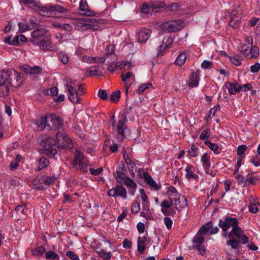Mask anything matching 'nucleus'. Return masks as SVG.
<instances>
[{
    "mask_svg": "<svg viewBox=\"0 0 260 260\" xmlns=\"http://www.w3.org/2000/svg\"><path fill=\"white\" fill-rule=\"evenodd\" d=\"M117 136L118 141H122L125 138L124 127L117 128Z\"/></svg>",
    "mask_w": 260,
    "mask_h": 260,
    "instance_id": "obj_47",
    "label": "nucleus"
},
{
    "mask_svg": "<svg viewBox=\"0 0 260 260\" xmlns=\"http://www.w3.org/2000/svg\"><path fill=\"white\" fill-rule=\"evenodd\" d=\"M53 25L56 27L65 30L67 31H71L72 29V27L71 26V25L67 23L61 24L59 23H55L53 24Z\"/></svg>",
    "mask_w": 260,
    "mask_h": 260,
    "instance_id": "obj_40",
    "label": "nucleus"
},
{
    "mask_svg": "<svg viewBox=\"0 0 260 260\" xmlns=\"http://www.w3.org/2000/svg\"><path fill=\"white\" fill-rule=\"evenodd\" d=\"M205 144L209 147L210 150L213 151L215 154H218L220 153L219 151V147L217 144L211 143L209 140H206L204 142Z\"/></svg>",
    "mask_w": 260,
    "mask_h": 260,
    "instance_id": "obj_29",
    "label": "nucleus"
},
{
    "mask_svg": "<svg viewBox=\"0 0 260 260\" xmlns=\"http://www.w3.org/2000/svg\"><path fill=\"white\" fill-rule=\"evenodd\" d=\"M11 82L10 81L8 84H5L1 85L0 87V96L5 97L8 95L10 92L9 85H11Z\"/></svg>",
    "mask_w": 260,
    "mask_h": 260,
    "instance_id": "obj_25",
    "label": "nucleus"
},
{
    "mask_svg": "<svg viewBox=\"0 0 260 260\" xmlns=\"http://www.w3.org/2000/svg\"><path fill=\"white\" fill-rule=\"evenodd\" d=\"M25 207H26V204L23 203H21V204H20L16 207L15 211L18 214L19 213L22 214L24 212V209L25 208Z\"/></svg>",
    "mask_w": 260,
    "mask_h": 260,
    "instance_id": "obj_60",
    "label": "nucleus"
},
{
    "mask_svg": "<svg viewBox=\"0 0 260 260\" xmlns=\"http://www.w3.org/2000/svg\"><path fill=\"white\" fill-rule=\"evenodd\" d=\"M250 53L251 58H256L259 55V49L257 46L250 47Z\"/></svg>",
    "mask_w": 260,
    "mask_h": 260,
    "instance_id": "obj_45",
    "label": "nucleus"
},
{
    "mask_svg": "<svg viewBox=\"0 0 260 260\" xmlns=\"http://www.w3.org/2000/svg\"><path fill=\"white\" fill-rule=\"evenodd\" d=\"M98 96L103 100H107L108 96L105 90L100 89L98 92Z\"/></svg>",
    "mask_w": 260,
    "mask_h": 260,
    "instance_id": "obj_56",
    "label": "nucleus"
},
{
    "mask_svg": "<svg viewBox=\"0 0 260 260\" xmlns=\"http://www.w3.org/2000/svg\"><path fill=\"white\" fill-rule=\"evenodd\" d=\"M200 78L198 75H196V73H191L189 76L188 81L187 85L188 87L191 88L197 87L198 86L199 84Z\"/></svg>",
    "mask_w": 260,
    "mask_h": 260,
    "instance_id": "obj_18",
    "label": "nucleus"
},
{
    "mask_svg": "<svg viewBox=\"0 0 260 260\" xmlns=\"http://www.w3.org/2000/svg\"><path fill=\"white\" fill-rule=\"evenodd\" d=\"M151 86L152 84L150 83H146L141 84L138 89V93L139 94H142L146 89L149 88Z\"/></svg>",
    "mask_w": 260,
    "mask_h": 260,
    "instance_id": "obj_46",
    "label": "nucleus"
},
{
    "mask_svg": "<svg viewBox=\"0 0 260 260\" xmlns=\"http://www.w3.org/2000/svg\"><path fill=\"white\" fill-rule=\"evenodd\" d=\"M47 118H48V117L46 116H43L40 118L37 123L38 126L39 128L44 129L48 127V124H47Z\"/></svg>",
    "mask_w": 260,
    "mask_h": 260,
    "instance_id": "obj_38",
    "label": "nucleus"
},
{
    "mask_svg": "<svg viewBox=\"0 0 260 260\" xmlns=\"http://www.w3.org/2000/svg\"><path fill=\"white\" fill-rule=\"evenodd\" d=\"M99 67L92 66L88 70L89 76H100L102 75V72L99 69Z\"/></svg>",
    "mask_w": 260,
    "mask_h": 260,
    "instance_id": "obj_37",
    "label": "nucleus"
},
{
    "mask_svg": "<svg viewBox=\"0 0 260 260\" xmlns=\"http://www.w3.org/2000/svg\"><path fill=\"white\" fill-rule=\"evenodd\" d=\"M113 176L115 177L117 181L119 183H123V182L128 177L126 175V173L114 172Z\"/></svg>",
    "mask_w": 260,
    "mask_h": 260,
    "instance_id": "obj_28",
    "label": "nucleus"
},
{
    "mask_svg": "<svg viewBox=\"0 0 260 260\" xmlns=\"http://www.w3.org/2000/svg\"><path fill=\"white\" fill-rule=\"evenodd\" d=\"M103 171V169L102 167H100L97 169H95L93 168H90L89 170V173L91 175H93L95 176L99 175Z\"/></svg>",
    "mask_w": 260,
    "mask_h": 260,
    "instance_id": "obj_59",
    "label": "nucleus"
},
{
    "mask_svg": "<svg viewBox=\"0 0 260 260\" xmlns=\"http://www.w3.org/2000/svg\"><path fill=\"white\" fill-rule=\"evenodd\" d=\"M140 210V203L137 201H135L132 204L131 207V211L133 213H137Z\"/></svg>",
    "mask_w": 260,
    "mask_h": 260,
    "instance_id": "obj_48",
    "label": "nucleus"
},
{
    "mask_svg": "<svg viewBox=\"0 0 260 260\" xmlns=\"http://www.w3.org/2000/svg\"><path fill=\"white\" fill-rule=\"evenodd\" d=\"M212 63L211 61L204 60L201 64V67L204 70L209 69L212 67Z\"/></svg>",
    "mask_w": 260,
    "mask_h": 260,
    "instance_id": "obj_62",
    "label": "nucleus"
},
{
    "mask_svg": "<svg viewBox=\"0 0 260 260\" xmlns=\"http://www.w3.org/2000/svg\"><path fill=\"white\" fill-rule=\"evenodd\" d=\"M48 117L52 123V126L49 124H48V129L58 130L62 128L63 126V122L62 119L60 117L57 116L55 114H50L48 116Z\"/></svg>",
    "mask_w": 260,
    "mask_h": 260,
    "instance_id": "obj_10",
    "label": "nucleus"
},
{
    "mask_svg": "<svg viewBox=\"0 0 260 260\" xmlns=\"http://www.w3.org/2000/svg\"><path fill=\"white\" fill-rule=\"evenodd\" d=\"M49 164V161L45 157L42 156L39 160V166L36 171H40L43 168L47 167Z\"/></svg>",
    "mask_w": 260,
    "mask_h": 260,
    "instance_id": "obj_26",
    "label": "nucleus"
},
{
    "mask_svg": "<svg viewBox=\"0 0 260 260\" xmlns=\"http://www.w3.org/2000/svg\"><path fill=\"white\" fill-rule=\"evenodd\" d=\"M46 251V248L44 246H40L36 247L31 251L32 254L37 257H40Z\"/></svg>",
    "mask_w": 260,
    "mask_h": 260,
    "instance_id": "obj_32",
    "label": "nucleus"
},
{
    "mask_svg": "<svg viewBox=\"0 0 260 260\" xmlns=\"http://www.w3.org/2000/svg\"><path fill=\"white\" fill-rule=\"evenodd\" d=\"M21 70L23 71L26 74L36 75L40 74L42 71V68L40 66H35L30 67L29 65L25 64L20 66Z\"/></svg>",
    "mask_w": 260,
    "mask_h": 260,
    "instance_id": "obj_13",
    "label": "nucleus"
},
{
    "mask_svg": "<svg viewBox=\"0 0 260 260\" xmlns=\"http://www.w3.org/2000/svg\"><path fill=\"white\" fill-rule=\"evenodd\" d=\"M45 153L49 156L54 157L57 153L56 140L49 136H46L41 143Z\"/></svg>",
    "mask_w": 260,
    "mask_h": 260,
    "instance_id": "obj_2",
    "label": "nucleus"
},
{
    "mask_svg": "<svg viewBox=\"0 0 260 260\" xmlns=\"http://www.w3.org/2000/svg\"><path fill=\"white\" fill-rule=\"evenodd\" d=\"M47 33V30L45 28L35 29L31 32V38L29 41L34 45H39V42L41 40V38Z\"/></svg>",
    "mask_w": 260,
    "mask_h": 260,
    "instance_id": "obj_8",
    "label": "nucleus"
},
{
    "mask_svg": "<svg viewBox=\"0 0 260 260\" xmlns=\"http://www.w3.org/2000/svg\"><path fill=\"white\" fill-rule=\"evenodd\" d=\"M58 57L59 60L64 64H67L69 61L68 55L63 53H60L58 55Z\"/></svg>",
    "mask_w": 260,
    "mask_h": 260,
    "instance_id": "obj_53",
    "label": "nucleus"
},
{
    "mask_svg": "<svg viewBox=\"0 0 260 260\" xmlns=\"http://www.w3.org/2000/svg\"><path fill=\"white\" fill-rule=\"evenodd\" d=\"M59 174H54L52 176L44 175L41 176L40 178H36L34 181V183L36 185L37 180L40 183H44L46 185H50L54 183V181L59 177Z\"/></svg>",
    "mask_w": 260,
    "mask_h": 260,
    "instance_id": "obj_11",
    "label": "nucleus"
},
{
    "mask_svg": "<svg viewBox=\"0 0 260 260\" xmlns=\"http://www.w3.org/2000/svg\"><path fill=\"white\" fill-rule=\"evenodd\" d=\"M58 88L56 87H52L50 88L49 89H48L46 91V94L47 95H51L52 96H55L58 93Z\"/></svg>",
    "mask_w": 260,
    "mask_h": 260,
    "instance_id": "obj_58",
    "label": "nucleus"
},
{
    "mask_svg": "<svg viewBox=\"0 0 260 260\" xmlns=\"http://www.w3.org/2000/svg\"><path fill=\"white\" fill-rule=\"evenodd\" d=\"M151 30L143 28L140 30L138 34V41L140 43H145L149 38Z\"/></svg>",
    "mask_w": 260,
    "mask_h": 260,
    "instance_id": "obj_17",
    "label": "nucleus"
},
{
    "mask_svg": "<svg viewBox=\"0 0 260 260\" xmlns=\"http://www.w3.org/2000/svg\"><path fill=\"white\" fill-rule=\"evenodd\" d=\"M201 161L204 169L210 167V156L208 153H205L203 154L201 157Z\"/></svg>",
    "mask_w": 260,
    "mask_h": 260,
    "instance_id": "obj_27",
    "label": "nucleus"
},
{
    "mask_svg": "<svg viewBox=\"0 0 260 260\" xmlns=\"http://www.w3.org/2000/svg\"><path fill=\"white\" fill-rule=\"evenodd\" d=\"M148 241V242L150 241L149 240H148V238L146 236H144L143 237H139L138 239L137 242V249L139 252L141 253H143L146 249L145 244Z\"/></svg>",
    "mask_w": 260,
    "mask_h": 260,
    "instance_id": "obj_19",
    "label": "nucleus"
},
{
    "mask_svg": "<svg viewBox=\"0 0 260 260\" xmlns=\"http://www.w3.org/2000/svg\"><path fill=\"white\" fill-rule=\"evenodd\" d=\"M222 236L226 237L228 236L229 238H234V237H236L238 238V240L242 241V244H245L248 242V237L243 233L241 228L237 225L235 227H233L232 230L229 233H224Z\"/></svg>",
    "mask_w": 260,
    "mask_h": 260,
    "instance_id": "obj_5",
    "label": "nucleus"
},
{
    "mask_svg": "<svg viewBox=\"0 0 260 260\" xmlns=\"http://www.w3.org/2000/svg\"><path fill=\"white\" fill-rule=\"evenodd\" d=\"M238 224V220L235 217H226L224 220L220 219L218 225L223 232H226L230 228H233Z\"/></svg>",
    "mask_w": 260,
    "mask_h": 260,
    "instance_id": "obj_7",
    "label": "nucleus"
},
{
    "mask_svg": "<svg viewBox=\"0 0 260 260\" xmlns=\"http://www.w3.org/2000/svg\"><path fill=\"white\" fill-rule=\"evenodd\" d=\"M241 17L238 15L236 11H233L230 15L229 25L234 29L238 28L240 24Z\"/></svg>",
    "mask_w": 260,
    "mask_h": 260,
    "instance_id": "obj_15",
    "label": "nucleus"
},
{
    "mask_svg": "<svg viewBox=\"0 0 260 260\" xmlns=\"http://www.w3.org/2000/svg\"><path fill=\"white\" fill-rule=\"evenodd\" d=\"M66 255L72 260H80L78 256L72 251H67L66 253Z\"/></svg>",
    "mask_w": 260,
    "mask_h": 260,
    "instance_id": "obj_54",
    "label": "nucleus"
},
{
    "mask_svg": "<svg viewBox=\"0 0 260 260\" xmlns=\"http://www.w3.org/2000/svg\"><path fill=\"white\" fill-rule=\"evenodd\" d=\"M79 10L82 12V14L85 16H92L95 14L93 11L89 9L86 0H80Z\"/></svg>",
    "mask_w": 260,
    "mask_h": 260,
    "instance_id": "obj_14",
    "label": "nucleus"
},
{
    "mask_svg": "<svg viewBox=\"0 0 260 260\" xmlns=\"http://www.w3.org/2000/svg\"><path fill=\"white\" fill-rule=\"evenodd\" d=\"M250 46L246 44H243L242 46L241 53L244 55L245 56L247 57L250 53Z\"/></svg>",
    "mask_w": 260,
    "mask_h": 260,
    "instance_id": "obj_51",
    "label": "nucleus"
},
{
    "mask_svg": "<svg viewBox=\"0 0 260 260\" xmlns=\"http://www.w3.org/2000/svg\"><path fill=\"white\" fill-rule=\"evenodd\" d=\"M187 153L191 157H196L198 155V148L194 144H192L190 150L188 151Z\"/></svg>",
    "mask_w": 260,
    "mask_h": 260,
    "instance_id": "obj_44",
    "label": "nucleus"
},
{
    "mask_svg": "<svg viewBox=\"0 0 260 260\" xmlns=\"http://www.w3.org/2000/svg\"><path fill=\"white\" fill-rule=\"evenodd\" d=\"M96 252L101 257L104 258L105 260H110L112 257V253L111 252H107L104 249H100L97 251Z\"/></svg>",
    "mask_w": 260,
    "mask_h": 260,
    "instance_id": "obj_36",
    "label": "nucleus"
},
{
    "mask_svg": "<svg viewBox=\"0 0 260 260\" xmlns=\"http://www.w3.org/2000/svg\"><path fill=\"white\" fill-rule=\"evenodd\" d=\"M231 239L226 241V245L230 246L233 249H238L241 246L242 241L241 240L234 238H230Z\"/></svg>",
    "mask_w": 260,
    "mask_h": 260,
    "instance_id": "obj_24",
    "label": "nucleus"
},
{
    "mask_svg": "<svg viewBox=\"0 0 260 260\" xmlns=\"http://www.w3.org/2000/svg\"><path fill=\"white\" fill-rule=\"evenodd\" d=\"M75 153L74 163L76 165H79L82 168L83 166V154L78 150H76Z\"/></svg>",
    "mask_w": 260,
    "mask_h": 260,
    "instance_id": "obj_23",
    "label": "nucleus"
},
{
    "mask_svg": "<svg viewBox=\"0 0 260 260\" xmlns=\"http://www.w3.org/2000/svg\"><path fill=\"white\" fill-rule=\"evenodd\" d=\"M66 81L67 82L66 84V86L67 87L69 92H75V89H76L74 87V82L73 81L72 79L70 78H66Z\"/></svg>",
    "mask_w": 260,
    "mask_h": 260,
    "instance_id": "obj_39",
    "label": "nucleus"
},
{
    "mask_svg": "<svg viewBox=\"0 0 260 260\" xmlns=\"http://www.w3.org/2000/svg\"><path fill=\"white\" fill-rule=\"evenodd\" d=\"M205 241L204 237L201 235V234L197 233L194 236L193 239V243L197 244V245L202 244Z\"/></svg>",
    "mask_w": 260,
    "mask_h": 260,
    "instance_id": "obj_42",
    "label": "nucleus"
},
{
    "mask_svg": "<svg viewBox=\"0 0 260 260\" xmlns=\"http://www.w3.org/2000/svg\"><path fill=\"white\" fill-rule=\"evenodd\" d=\"M194 168L191 165H188L185 168V177L187 179H198V175L193 173Z\"/></svg>",
    "mask_w": 260,
    "mask_h": 260,
    "instance_id": "obj_21",
    "label": "nucleus"
},
{
    "mask_svg": "<svg viewBox=\"0 0 260 260\" xmlns=\"http://www.w3.org/2000/svg\"><path fill=\"white\" fill-rule=\"evenodd\" d=\"M246 149H247V146L246 145H243L239 146L237 149V152L238 155H239V156H243V155L245 151L246 150Z\"/></svg>",
    "mask_w": 260,
    "mask_h": 260,
    "instance_id": "obj_57",
    "label": "nucleus"
},
{
    "mask_svg": "<svg viewBox=\"0 0 260 260\" xmlns=\"http://www.w3.org/2000/svg\"><path fill=\"white\" fill-rule=\"evenodd\" d=\"M128 65L127 70H130L132 66L131 63L128 61H117L115 63V67L116 70H122L124 67Z\"/></svg>",
    "mask_w": 260,
    "mask_h": 260,
    "instance_id": "obj_31",
    "label": "nucleus"
},
{
    "mask_svg": "<svg viewBox=\"0 0 260 260\" xmlns=\"http://www.w3.org/2000/svg\"><path fill=\"white\" fill-rule=\"evenodd\" d=\"M69 99L73 103H78L79 102V98L78 97V93L77 89H75V92H69Z\"/></svg>",
    "mask_w": 260,
    "mask_h": 260,
    "instance_id": "obj_35",
    "label": "nucleus"
},
{
    "mask_svg": "<svg viewBox=\"0 0 260 260\" xmlns=\"http://www.w3.org/2000/svg\"><path fill=\"white\" fill-rule=\"evenodd\" d=\"M165 4L161 2H154L152 3L151 6L153 10H156L162 8L165 6Z\"/></svg>",
    "mask_w": 260,
    "mask_h": 260,
    "instance_id": "obj_50",
    "label": "nucleus"
},
{
    "mask_svg": "<svg viewBox=\"0 0 260 260\" xmlns=\"http://www.w3.org/2000/svg\"><path fill=\"white\" fill-rule=\"evenodd\" d=\"M67 10L63 7L56 6L46 5L40 8L39 13L40 15L44 17L52 16L55 15V12H59L60 13H65Z\"/></svg>",
    "mask_w": 260,
    "mask_h": 260,
    "instance_id": "obj_4",
    "label": "nucleus"
},
{
    "mask_svg": "<svg viewBox=\"0 0 260 260\" xmlns=\"http://www.w3.org/2000/svg\"><path fill=\"white\" fill-rule=\"evenodd\" d=\"M164 222L168 230H170L172 228L173 221L172 219L168 217H166L164 218Z\"/></svg>",
    "mask_w": 260,
    "mask_h": 260,
    "instance_id": "obj_61",
    "label": "nucleus"
},
{
    "mask_svg": "<svg viewBox=\"0 0 260 260\" xmlns=\"http://www.w3.org/2000/svg\"><path fill=\"white\" fill-rule=\"evenodd\" d=\"M225 87L228 89L230 94H234L236 92L242 90V87L238 83L226 82L225 83Z\"/></svg>",
    "mask_w": 260,
    "mask_h": 260,
    "instance_id": "obj_16",
    "label": "nucleus"
},
{
    "mask_svg": "<svg viewBox=\"0 0 260 260\" xmlns=\"http://www.w3.org/2000/svg\"><path fill=\"white\" fill-rule=\"evenodd\" d=\"M76 29L79 31H85L88 29V24L82 21H78L75 24Z\"/></svg>",
    "mask_w": 260,
    "mask_h": 260,
    "instance_id": "obj_34",
    "label": "nucleus"
},
{
    "mask_svg": "<svg viewBox=\"0 0 260 260\" xmlns=\"http://www.w3.org/2000/svg\"><path fill=\"white\" fill-rule=\"evenodd\" d=\"M39 47L44 51H55L56 47L52 45L50 39L45 37L39 42Z\"/></svg>",
    "mask_w": 260,
    "mask_h": 260,
    "instance_id": "obj_12",
    "label": "nucleus"
},
{
    "mask_svg": "<svg viewBox=\"0 0 260 260\" xmlns=\"http://www.w3.org/2000/svg\"><path fill=\"white\" fill-rule=\"evenodd\" d=\"M19 30L21 32H24L25 31L30 29V27L27 23H21L20 22L18 24Z\"/></svg>",
    "mask_w": 260,
    "mask_h": 260,
    "instance_id": "obj_52",
    "label": "nucleus"
},
{
    "mask_svg": "<svg viewBox=\"0 0 260 260\" xmlns=\"http://www.w3.org/2000/svg\"><path fill=\"white\" fill-rule=\"evenodd\" d=\"M184 26V22L181 20H171L164 23L161 28L164 31L172 32L181 30Z\"/></svg>",
    "mask_w": 260,
    "mask_h": 260,
    "instance_id": "obj_6",
    "label": "nucleus"
},
{
    "mask_svg": "<svg viewBox=\"0 0 260 260\" xmlns=\"http://www.w3.org/2000/svg\"><path fill=\"white\" fill-rule=\"evenodd\" d=\"M260 70V64L259 63H255L254 64L250 67V71L252 73H257Z\"/></svg>",
    "mask_w": 260,
    "mask_h": 260,
    "instance_id": "obj_64",
    "label": "nucleus"
},
{
    "mask_svg": "<svg viewBox=\"0 0 260 260\" xmlns=\"http://www.w3.org/2000/svg\"><path fill=\"white\" fill-rule=\"evenodd\" d=\"M45 257L49 260H54L58 259L59 256L56 253L52 251H48L45 252Z\"/></svg>",
    "mask_w": 260,
    "mask_h": 260,
    "instance_id": "obj_41",
    "label": "nucleus"
},
{
    "mask_svg": "<svg viewBox=\"0 0 260 260\" xmlns=\"http://www.w3.org/2000/svg\"><path fill=\"white\" fill-rule=\"evenodd\" d=\"M210 137V129L209 128H206L204 131L202 132L201 135L200 136V138L203 140H206L209 138Z\"/></svg>",
    "mask_w": 260,
    "mask_h": 260,
    "instance_id": "obj_49",
    "label": "nucleus"
},
{
    "mask_svg": "<svg viewBox=\"0 0 260 260\" xmlns=\"http://www.w3.org/2000/svg\"><path fill=\"white\" fill-rule=\"evenodd\" d=\"M56 142L59 149H72L73 143L69 136L64 133L59 132L56 134Z\"/></svg>",
    "mask_w": 260,
    "mask_h": 260,
    "instance_id": "obj_3",
    "label": "nucleus"
},
{
    "mask_svg": "<svg viewBox=\"0 0 260 260\" xmlns=\"http://www.w3.org/2000/svg\"><path fill=\"white\" fill-rule=\"evenodd\" d=\"M179 5L177 3H174L169 5L167 10L168 11L174 12L179 8Z\"/></svg>",
    "mask_w": 260,
    "mask_h": 260,
    "instance_id": "obj_55",
    "label": "nucleus"
},
{
    "mask_svg": "<svg viewBox=\"0 0 260 260\" xmlns=\"http://www.w3.org/2000/svg\"><path fill=\"white\" fill-rule=\"evenodd\" d=\"M109 197H121L122 198L126 197L127 192L125 188L121 185H116V187L109 189L107 192Z\"/></svg>",
    "mask_w": 260,
    "mask_h": 260,
    "instance_id": "obj_9",
    "label": "nucleus"
},
{
    "mask_svg": "<svg viewBox=\"0 0 260 260\" xmlns=\"http://www.w3.org/2000/svg\"><path fill=\"white\" fill-rule=\"evenodd\" d=\"M124 183L129 189V193L134 196L135 193V191L137 188V184L135 182V181L129 177H127L124 182Z\"/></svg>",
    "mask_w": 260,
    "mask_h": 260,
    "instance_id": "obj_20",
    "label": "nucleus"
},
{
    "mask_svg": "<svg viewBox=\"0 0 260 260\" xmlns=\"http://www.w3.org/2000/svg\"><path fill=\"white\" fill-rule=\"evenodd\" d=\"M120 96V90H116L112 93L110 97V100L112 102L117 103L119 101Z\"/></svg>",
    "mask_w": 260,
    "mask_h": 260,
    "instance_id": "obj_43",
    "label": "nucleus"
},
{
    "mask_svg": "<svg viewBox=\"0 0 260 260\" xmlns=\"http://www.w3.org/2000/svg\"><path fill=\"white\" fill-rule=\"evenodd\" d=\"M4 42L5 43L11 45L18 46V37L17 35L12 39L11 36H7L5 39Z\"/></svg>",
    "mask_w": 260,
    "mask_h": 260,
    "instance_id": "obj_30",
    "label": "nucleus"
},
{
    "mask_svg": "<svg viewBox=\"0 0 260 260\" xmlns=\"http://www.w3.org/2000/svg\"><path fill=\"white\" fill-rule=\"evenodd\" d=\"M19 2L23 3L26 7L31 9L38 7L39 9L41 7L39 6L40 3L39 0H19Z\"/></svg>",
    "mask_w": 260,
    "mask_h": 260,
    "instance_id": "obj_22",
    "label": "nucleus"
},
{
    "mask_svg": "<svg viewBox=\"0 0 260 260\" xmlns=\"http://www.w3.org/2000/svg\"><path fill=\"white\" fill-rule=\"evenodd\" d=\"M248 208H249V212L251 213H256L258 211V209L256 207V204L255 203H254V204L251 203L249 205Z\"/></svg>",
    "mask_w": 260,
    "mask_h": 260,
    "instance_id": "obj_63",
    "label": "nucleus"
},
{
    "mask_svg": "<svg viewBox=\"0 0 260 260\" xmlns=\"http://www.w3.org/2000/svg\"><path fill=\"white\" fill-rule=\"evenodd\" d=\"M175 198L172 199L170 196V200H164L160 203L161 211L165 216H173L176 213L175 209L180 210L186 205L187 199L184 196L177 193Z\"/></svg>",
    "mask_w": 260,
    "mask_h": 260,
    "instance_id": "obj_1",
    "label": "nucleus"
},
{
    "mask_svg": "<svg viewBox=\"0 0 260 260\" xmlns=\"http://www.w3.org/2000/svg\"><path fill=\"white\" fill-rule=\"evenodd\" d=\"M186 59L187 56L186 54L183 52L181 53L178 55V56L176 58L175 63L176 64L181 66L184 64Z\"/></svg>",
    "mask_w": 260,
    "mask_h": 260,
    "instance_id": "obj_33",
    "label": "nucleus"
}]
</instances>
